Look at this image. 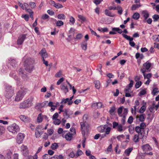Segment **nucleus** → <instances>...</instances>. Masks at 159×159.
Masks as SVG:
<instances>
[{
  "label": "nucleus",
  "mask_w": 159,
  "mask_h": 159,
  "mask_svg": "<svg viewBox=\"0 0 159 159\" xmlns=\"http://www.w3.org/2000/svg\"><path fill=\"white\" fill-rule=\"evenodd\" d=\"M152 18L154 22H156L159 19V16L158 15L155 14L152 16Z\"/></svg>",
  "instance_id": "41"
},
{
  "label": "nucleus",
  "mask_w": 159,
  "mask_h": 159,
  "mask_svg": "<svg viewBox=\"0 0 159 159\" xmlns=\"http://www.w3.org/2000/svg\"><path fill=\"white\" fill-rule=\"evenodd\" d=\"M69 110L67 109H65L64 110L63 116L66 118L69 117V115L68 114Z\"/></svg>",
  "instance_id": "33"
},
{
  "label": "nucleus",
  "mask_w": 159,
  "mask_h": 159,
  "mask_svg": "<svg viewBox=\"0 0 159 159\" xmlns=\"http://www.w3.org/2000/svg\"><path fill=\"white\" fill-rule=\"evenodd\" d=\"M29 6L32 9L35 8L36 6L35 3L32 2H30L29 3Z\"/></svg>",
  "instance_id": "34"
},
{
  "label": "nucleus",
  "mask_w": 159,
  "mask_h": 159,
  "mask_svg": "<svg viewBox=\"0 0 159 159\" xmlns=\"http://www.w3.org/2000/svg\"><path fill=\"white\" fill-rule=\"evenodd\" d=\"M19 117L22 121L25 122H29L30 121V118L28 116L21 115Z\"/></svg>",
  "instance_id": "15"
},
{
  "label": "nucleus",
  "mask_w": 159,
  "mask_h": 159,
  "mask_svg": "<svg viewBox=\"0 0 159 159\" xmlns=\"http://www.w3.org/2000/svg\"><path fill=\"white\" fill-rule=\"evenodd\" d=\"M158 92V89L157 88H154L152 92V94L154 95L156 94Z\"/></svg>",
  "instance_id": "59"
},
{
  "label": "nucleus",
  "mask_w": 159,
  "mask_h": 159,
  "mask_svg": "<svg viewBox=\"0 0 159 159\" xmlns=\"http://www.w3.org/2000/svg\"><path fill=\"white\" fill-rule=\"evenodd\" d=\"M57 144L56 143H54L52 144L51 148L52 149L55 150L57 149Z\"/></svg>",
  "instance_id": "52"
},
{
  "label": "nucleus",
  "mask_w": 159,
  "mask_h": 159,
  "mask_svg": "<svg viewBox=\"0 0 159 159\" xmlns=\"http://www.w3.org/2000/svg\"><path fill=\"white\" fill-rule=\"evenodd\" d=\"M32 100L31 99H28L21 102L19 105L20 109H24L29 107L32 105Z\"/></svg>",
  "instance_id": "3"
},
{
  "label": "nucleus",
  "mask_w": 159,
  "mask_h": 159,
  "mask_svg": "<svg viewBox=\"0 0 159 159\" xmlns=\"http://www.w3.org/2000/svg\"><path fill=\"white\" fill-rule=\"evenodd\" d=\"M105 13L106 15L110 17H113L114 16V14H112L110 11L107 9L105 10Z\"/></svg>",
  "instance_id": "29"
},
{
  "label": "nucleus",
  "mask_w": 159,
  "mask_h": 159,
  "mask_svg": "<svg viewBox=\"0 0 159 159\" xmlns=\"http://www.w3.org/2000/svg\"><path fill=\"white\" fill-rule=\"evenodd\" d=\"M21 17L24 18L26 21H28L29 20V17L28 15L27 14L22 15Z\"/></svg>",
  "instance_id": "54"
},
{
  "label": "nucleus",
  "mask_w": 159,
  "mask_h": 159,
  "mask_svg": "<svg viewBox=\"0 0 159 159\" xmlns=\"http://www.w3.org/2000/svg\"><path fill=\"white\" fill-rule=\"evenodd\" d=\"M5 128L2 126H0V134H2L4 132Z\"/></svg>",
  "instance_id": "63"
},
{
  "label": "nucleus",
  "mask_w": 159,
  "mask_h": 159,
  "mask_svg": "<svg viewBox=\"0 0 159 159\" xmlns=\"http://www.w3.org/2000/svg\"><path fill=\"white\" fill-rule=\"evenodd\" d=\"M146 109V107L145 106L143 105L140 108L139 112L141 113H143L145 111Z\"/></svg>",
  "instance_id": "45"
},
{
  "label": "nucleus",
  "mask_w": 159,
  "mask_h": 159,
  "mask_svg": "<svg viewBox=\"0 0 159 159\" xmlns=\"http://www.w3.org/2000/svg\"><path fill=\"white\" fill-rule=\"evenodd\" d=\"M116 109V108L115 106H112L111 107L110 109L109 110V112L110 114L111 115H114Z\"/></svg>",
  "instance_id": "27"
},
{
  "label": "nucleus",
  "mask_w": 159,
  "mask_h": 159,
  "mask_svg": "<svg viewBox=\"0 0 159 159\" xmlns=\"http://www.w3.org/2000/svg\"><path fill=\"white\" fill-rule=\"evenodd\" d=\"M140 138L139 134H136L134 136L133 138V141L135 143L138 142L139 141V139Z\"/></svg>",
  "instance_id": "24"
},
{
  "label": "nucleus",
  "mask_w": 159,
  "mask_h": 159,
  "mask_svg": "<svg viewBox=\"0 0 159 159\" xmlns=\"http://www.w3.org/2000/svg\"><path fill=\"white\" fill-rule=\"evenodd\" d=\"M123 106H121L119 108H118L117 110V112L119 116H121V114L123 108Z\"/></svg>",
  "instance_id": "48"
},
{
  "label": "nucleus",
  "mask_w": 159,
  "mask_h": 159,
  "mask_svg": "<svg viewBox=\"0 0 159 159\" xmlns=\"http://www.w3.org/2000/svg\"><path fill=\"white\" fill-rule=\"evenodd\" d=\"M57 18L59 19L65 20L66 18V16L64 14H59L57 16Z\"/></svg>",
  "instance_id": "42"
},
{
  "label": "nucleus",
  "mask_w": 159,
  "mask_h": 159,
  "mask_svg": "<svg viewBox=\"0 0 159 159\" xmlns=\"http://www.w3.org/2000/svg\"><path fill=\"white\" fill-rule=\"evenodd\" d=\"M34 62V59L29 57L26 58L25 61V67L26 71L31 72L34 68L33 64Z\"/></svg>",
  "instance_id": "1"
},
{
  "label": "nucleus",
  "mask_w": 159,
  "mask_h": 159,
  "mask_svg": "<svg viewBox=\"0 0 159 159\" xmlns=\"http://www.w3.org/2000/svg\"><path fill=\"white\" fill-rule=\"evenodd\" d=\"M9 61H10V64L13 67H14V66H15V65L16 63V61L14 59H10V60H9Z\"/></svg>",
  "instance_id": "37"
},
{
  "label": "nucleus",
  "mask_w": 159,
  "mask_h": 159,
  "mask_svg": "<svg viewBox=\"0 0 159 159\" xmlns=\"http://www.w3.org/2000/svg\"><path fill=\"white\" fill-rule=\"evenodd\" d=\"M122 35L125 39L129 41V44L131 47H134L135 45V43L134 42L132 41L133 39V38H131L130 36H129L124 34H122Z\"/></svg>",
  "instance_id": "9"
},
{
  "label": "nucleus",
  "mask_w": 159,
  "mask_h": 159,
  "mask_svg": "<svg viewBox=\"0 0 159 159\" xmlns=\"http://www.w3.org/2000/svg\"><path fill=\"white\" fill-rule=\"evenodd\" d=\"M58 116V113L57 112L55 113L52 116V119L53 120L57 119Z\"/></svg>",
  "instance_id": "64"
},
{
  "label": "nucleus",
  "mask_w": 159,
  "mask_h": 159,
  "mask_svg": "<svg viewBox=\"0 0 159 159\" xmlns=\"http://www.w3.org/2000/svg\"><path fill=\"white\" fill-rule=\"evenodd\" d=\"M141 148L143 151L145 152L150 151L152 149V148L148 144L143 145L141 146Z\"/></svg>",
  "instance_id": "13"
},
{
  "label": "nucleus",
  "mask_w": 159,
  "mask_h": 159,
  "mask_svg": "<svg viewBox=\"0 0 159 159\" xmlns=\"http://www.w3.org/2000/svg\"><path fill=\"white\" fill-rule=\"evenodd\" d=\"M95 87L97 89H99L100 87V82L98 80L95 81L94 82Z\"/></svg>",
  "instance_id": "39"
},
{
  "label": "nucleus",
  "mask_w": 159,
  "mask_h": 159,
  "mask_svg": "<svg viewBox=\"0 0 159 159\" xmlns=\"http://www.w3.org/2000/svg\"><path fill=\"white\" fill-rule=\"evenodd\" d=\"M112 30L113 31H116L119 34H121L123 32L122 30L118 28L114 27L112 29Z\"/></svg>",
  "instance_id": "36"
},
{
  "label": "nucleus",
  "mask_w": 159,
  "mask_h": 159,
  "mask_svg": "<svg viewBox=\"0 0 159 159\" xmlns=\"http://www.w3.org/2000/svg\"><path fill=\"white\" fill-rule=\"evenodd\" d=\"M87 42L84 41L81 44V47L83 50H85L87 49Z\"/></svg>",
  "instance_id": "35"
},
{
  "label": "nucleus",
  "mask_w": 159,
  "mask_h": 159,
  "mask_svg": "<svg viewBox=\"0 0 159 159\" xmlns=\"http://www.w3.org/2000/svg\"><path fill=\"white\" fill-rule=\"evenodd\" d=\"M41 56L43 59H44L48 57V54L44 48L42 49L39 52Z\"/></svg>",
  "instance_id": "16"
},
{
  "label": "nucleus",
  "mask_w": 159,
  "mask_h": 159,
  "mask_svg": "<svg viewBox=\"0 0 159 159\" xmlns=\"http://www.w3.org/2000/svg\"><path fill=\"white\" fill-rule=\"evenodd\" d=\"M62 75V71L61 70L59 71L55 75V77L56 78H59Z\"/></svg>",
  "instance_id": "55"
},
{
  "label": "nucleus",
  "mask_w": 159,
  "mask_h": 159,
  "mask_svg": "<svg viewBox=\"0 0 159 159\" xmlns=\"http://www.w3.org/2000/svg\"><path fill=\"white\" fill-rule=\"evenodd\" d=\"M64 23L61 20H58L56 22V25L58 26H60L63 25Z\"/></svg>",
  "instance_id": "51"
},
{
  "label": "nucleus",
  "mask_w": 159,
  "mask_h": 159,
  "mask_svg": "<svg viewBox=\"0 0 159 159\" xmlns=\"http://www.w3.org/2000/svg\"><path fill=\"white\" fill-rule=\"evenodd\" d=\"M139 14L137 12L134 13L132 16V18L136 20H138L139 18Z\"/></svg>",
  "instance_id": "31"
},
{
  "label": "nucleus",
  "mask_w": 159,
  "mask_h": 159,
  "mask_svg": "<svg viewBox=\"0 0 159 159\" xmlns=\"http://www.w3.org/2000/svg\"><path fill=\"white\" fill-rule=\"evenodd\" d=\"M136 118L137 120H139L141 122H143L145 120L144 114H140L139 116L137 115Z\"/></svg>",
  "instance_id": "21"
},
{
  "label": "nucleus",
  "mask_w": 159,
  "mask_h": 159,
  "mask_svg": "<svg viewBox=\"0 0 159 159\" xmlns=\"http://www.w3.org/2000/svg\"><path fill=\"white\" fill-rule=\"evenodd\" d=\"M43 159H50V156L48 154L44 155L42 157Z\"/></svg>",
  "instance_id": "60"
},
{
  "label": "nucleus",
  "mask_w": 159,
  "mask_h": 159,
  "mask_svg": "<svg viewBox=\"0 0 159 159\" xmlns=\"http://www.w3.org/2000/svg\"><path fill=\"white\" fill-rule=\"evenodd\" d=\"M26 38V35L22 34L20 35L17 40V44L18 45H21Z\"/></svg>",
  "instance_id": "11"
},
{
  "label": "nucleus",
  "mask_w": 159,
  "mask_h": 159,
  "mask_svg": "<svg viewBox=\"0 0 159 159\" xmlns=\"http://www.w3.org/2000/svg\"><path fill=\"white\" fill-rule=\"evenodd\" d=\"M144 69H142L141 72L143 73L144 79H149L152 77V74L151 73H148L146 75L145 72H144Z\"/></svg>",
  "instance_id": "20"
},
{
  "label": "nucleus",
  "mask_w": 159,
  "mask_h": 159,
  "mask_svg": "<svg viewBox=\"0 0 159 159\" xmlns=\"http://www.w3.org/2000/svg\"><path fill=\"white\" fill-rule=\"evenodd\" d=\"M7 129L13 133H16L19 130V126L15 123L8 126Z\"/></svg>",
  "instance_id": "5"
},
{
  "label": "nucleus",
  "mask_w": 159,
  "mask_h": 159,
  "mask_svg": "<svg viewBox=\"0 0 159 159\" xmlns=\"http://www.w3.org/2000/svg\"><path fill=\"white\" fill-rule=\"evenodd\" d=\"M19 73L20 75L22 77L26 78V75L25 72H23V69L22 68H20L19 70Z\"/></svg>",
  "instance_id": "25"
},
{
  "label": "nucleus",
  "mask_w": 159,
  "mask_h": 159,
  "mask_svg": "<svg viewBox=\"0 0 159 159\" xmlns=\"http://www.w3.org/2000/svg\"><path fill=\"white\" fill-rule=\"evenodd\" d=\"M140 6L141 5H140L133 4L131 7V9L132 11L135 10Z\"/></svg>",
  "instance_id": "40"
},
{
  "label": "nucleus",
  "mask_w": 159,
  "mask_h": 159,
  "mask_svg": "<svg viewBox=\"0 0 159 159\" xmlns=\"http://www.w3.org/2000/svg\"><path fill=\"white\" fill-rule=\"evenodd\" d=\"M25 137V135L22 133H19L17 136L16 141L18 143L20 144L23 141V139Z\"/></svg>",
  "instance_id": "10"
},
{
  "label": "nucleus",
  "mask_w": 159,
  "mask_h": 159,
  "mask_svg": "<svg viewBox=\"0 0 159 159\" xmlns=\"http://www.w3.org/2000/svg\"><path fill=\"white\" fill-rule=\"evenodd\" d=\"M64 79L63 77L60 78L57 82V85H59L61 83H62L64 80Z\"/></svg>",
  "instance_id": "61"
},
{
  "label": "nucleus",
  "mask_w": 159,
  "mask_h": 159,
  "mask_svg": "<svg viewBox=\"0 0 159 159\" xmlns=\"http://www.w3.org/2000/svg\"><path fill=\"white\" fill-rule=\"evenodd\" d=\"M83 153L82 152L81 150L80 149L78 150L77 152H76V157H77L79 156H80Z\"/></svg>",
  "instance_id": "56"
},
{
  "label": "nucleus",
  "mask_w": 159,
  "mask_h": 159,
  "mask_svg": "<svg viewBox=\"0 0 159 159\" xmlns=\"http://www.w3.org/2000/svg\"><path fill=\"white\" fill-rule=\"evenodd\" d=\"M145 123L144 122H142L140 124L139 127L142 129V131L143 132H144V128L146 127Z\"/></svg>",
  "instance_id": "38"
},
{
  "label": "nucleus",
  "mask_w": 159,
  "mask_h": 159,
  "mask_svg": "<svg viewBox=\"0 0 159 159\" xmlns=\"http://www.w3.org/2000/svg\"><path fill=\"white\" fill-rule=\"evenodd\" d=\"M98 30L101 32H107L108 31V29L106 28H98Z\"/></svg>",
  "instance_id": "43"
},
{
  "label": "nucleus",
  "mask_w": 159,
  "mask_h": 159,
  "mask_svg": "<svg viewBox=\"0 0 159 159\" xmlns=\"http://www.w3.org/2000/svg\"><path fill=\"white\" fill-rule=\"evenodd\" d=\"M13 92L12 88L10 86H7L6 88L5 96L6 98H9L12 96Z\"/></svg>",
  "instance_id": "4"
},
{
  "label": "nucleus",
  "mask_w": 159,
  "mask_h": 159,
  "mask_svg": "<svg viewBox=\"0 0 159 159\" xmlns=\"http://www.w3.org/2000/svg\"><path fill=\"white\" fill-rule=\"evenodd\" d=\"M12 153L11 152H9L6 155L5 159H11V156Z\"/></svg>",
  "instance_id": "44"
},
{
  "label": "nucleus",
  "mask_w": 159,
  "mask_h": 159,
  "mask_svg": "<svg viewBox=\"0 0 159 159\" xmlns=\"http://www.w3.org/2000/svg\"><path fill=\"white\" fill-rule=\"evenodd\" d=\"M49 3L57 8H60L63 7V6L59 3L55 2L51 0L49 2Z\"/></svg>",
  "instance_id": "14"
},
{
  "label": "nucleus",
  "mask_w": 159,
  "mask_h": 159,
  "mask_svg": "<svg viewBox=\"0 0 159 159\" xmlns=\"http://www.w3.org/2000/svg\"><path fill=\"white\" fill-rule=\"evenodd\" d=\"M151 66L152 64L148 61L143 64V67L140 69V71L141 72L142 70L144 69V72H150V70L149 68Z\"/></svg>",
  "instance_id": "8"
},
{
  "label": "nucleus",
  "mask_w": 159,
  "mask_h": 159,
  "mask_svg": "<svg viewBox=\"0 0 159 159\" xmlns=\"http://www.w3.org/2000/svg\"><path fill=\"white\" fill-rule=\"evenodd\" d=\"M48 106L51 107L50 110L51 111H54L57 107V106L54 105L53 102H49Z\"/></svg>",
  "instance_id": "23"
},
{
  "label": "nucleus",
  "mask_w": 159,
  "mask_h": 159,
  "mask_svg": "<svg viewBox=\"0 0 159 159\" xmlns=\"http://www.w3.org/2000/svg\"><path fill=\"white\" fill-rule=\"evenodd\" d=\"M142 14L144 18L143 22H145L147 19L149 17V15L148 12L147 11H142Z\"/></svg>",
  "instance_id": "19"
},
{
  "label": "nucleus",
  "mask_w": 159,
  "mask_h": 159,
  "mask_svg": "<svg viewBox=\"0 0 159 159\" xmlns=\"http://www.w3.org/2000/svg\"><path fill=\"white\" fill-rule=\"evenodd\" d=\"M54 121H53V123L55 125H59L61 123L60 120L58 119H54Z\"/></svg>",
  "instance_id": "50"
},
{
  "label": "nucleus",
  "mask_w": 159,
  "mask_h": 159,
  "mask_svg": "<svg viewBox=\"0 0 159 159\" xmlns=\"http://www.w3.org/2000/svg\"><path fill=\"white\" fill-rule=\"evenodd\" d=\"M49 17V16L47 14L43 15L42 17L41 18L43 20H46Z\"/></svg>",
  "instance_id": "58"
},
{
  "label": "nucleus",
  "mask_w": 159,
  "mask_h": 159,
  "mask_svg": "<svg viewBox=\"0 0 159 159\" xmlns=\"http://www.w3.org/2000/svg\"><path fill=\"white\" fill-rule=\"evenodd\" d=\"M133 118L132 116H131L127 120V122L129 124H131L133 122Z\"/></svg>",
  "instance_id": "53"
},
{
  "label": "nucleus",
  "mask_w": 159,
  "mask_h": 159,
  "mask_svg": "<svg viewBox=\"0 0 159 159\" xmlns=\"http://www.w3.org/2000/svg\"><path fill=\"white\" fill-rule=\"evenodd\" d=\"M81 125V130L83 137H84L85 134V129L87 132L88 131V128H89V126H86L85 123L83 122H81L80 123Z\"/></svg>",
  "instance_id": "7"
},
{
  "label": "nucleus",
  "mask_w": 159,
  "mask_h": 159,
  "mask_svg": "<svg viewBox=\"0 0 159 159\" xmlns=\"http://www.w3.org/2000/svg\"><path fill=\"white\" fill-rule=\"evenodd\" d=\"M26 93V89L22 88L17 93L16 96L15 100L19 101L21 100Z\"/></svg>",
  "instance_id": "2"
},
{
  "label": "nucleus",
  "mask_w": 159,
  "mask_h": 159,
  "mask_svg": "<svg viewBox=\"0 0 159 159\" xmlns=\"http://www.w3.org/2000/svg\"><path fill=\"white\" fill-rule=\"evenodd\" d=\"M63 105H61L59 108V111L58 112L59 114H60L61 112H63L64 111V110H63Z\"/></svg>",
  "instance_id": "62"
},
{
  "label": "nucleus",
  "mask_w": 159,
  "mask_h": 159,
  "mask_svg": "<svg viewBox=\"0 0 159 159\" xmlns=\"http://www.w3.org/2000/svg\"><path fill=\"white\" fill-rule=\"evenodd\" d=\"M107 127V125H106L99 126L97 128L98 130L100 133H103L105 132L106 127Z\"/></svg>",
  "instance_id": "22"
},
{
  "label": "nucleus",
  "mask_w": 159,
  "mask_h": 159,
  "mask_svg": "<svg viewBox=\"0 0 159 159\" xmlns=\"http://www.w3.org/2000/svg\"><path fill=\"white\" fill-rule=\"evenodd\" d=\"M44 117L46 119H48V117L46 116H42L41 113L39 114L38 115V116L37 118V122L39 123L41 122L42 121L43 118Z\"/></svg>",
  "instance_id": "18"
},
{
  "label": "nucleus",
  "mask_w": 159,
  "mask_h": 159,
  "mask_svg": "<svg viewBox=\"0 0 159 159\" xmlns=\"http://www.w3.org/2000/svg\"><path fill=\"white\" fill-rule=\"evenodd\" d=\"M43 133V131H40L37 129L35 130V136L36 138H39L42 134Z\"/></svg>",
  "instance_id": "28"
},
{
  "label": "nucleus",
  "mask_w": 159,
  "mask_h": 159,
  "mask_svg": "<svg viewBox=\"0 0 159 159\" xmlns=\"http://www.w3.org/2000/svg\"><path fill=\"white\" fill-rule=\"evenodd\" d=\"M61 90L66 94L68 92L69 90L67 85L64 83L61 84L60 86Z\"/></svg>",
  "instance_id": "17"
},
{
  "label": "nucleus",
  "mask_w": 159,
  "mask_h": 159,
  "mask_svg": "<svg viewBox=\"0 0 159 159\" xmlns=\"http://www.w3.org/2000/svg\"><path fill=\"white\" fill-rule=\"evenodd\" d=\"M112 125L113 128L116 129L119 132H121L125 130V129L121 124H119L116 122H113Z\"/></svg>",
  "instance_id": "6"
},
{
  "label": "nucleus",
  "mask_w": 159,
  "mask_h": 159,
  "mask_svg": "<svg viewBox=\"0 0 159 159\" xmlns=\"http://www.w3.org/2000/svg\"><path fill=\"white\" fill-rule=\"evenodd\" d=\"M72 134L70 133L66 134L65 136V138L68 141L70 140L72 137Z\"/></svg>",
  "instance_id": "26"
},
{
  "label": "nucleus",
  "mask_w": 159,
  "mask_h": 159,
  "mask_svg": "<svg viewBox=\"0 0 159 159\" xmlns=\"http://www.w3.org/2000/svg\"><path fill=\"white\" fill-rule=\"evenodd\" d=\"M78 17L79 19L83 21H84L86 20V18L85 17L81 15H78Z\"/></svg>",
  "instance_id": "57"
},
{
  "label": "nucleus",
  "mask_w": 159,
  "mask_h": 159,
  "mask_svg": "<svg viewBox=\"0 0 159 159\" xmlns=\"http://www.w3.org/2000/svg\"><path fill=\"white\" fill-rule=\"evenodd\" d=\"M142 84V83L141 81L136 82V83L135 84V87L136 89L139 88L141 85Z\"/></svg>",
  "instance_id": "49"
},
{
  "label": "nucleus",
  "mask_w": 159,
  "mask_h": 159,
  "mask_svg": "<svg viewBox=\"0 0 159 159\" xmlns=\"http://www.w3.org/2000/svg\"><path fill=\"white\" fill-rule=\"evenodd\" d=\"M111 130V128L109 127H108L107 126V127H106V128L105 130V134H108L110 132Z\"/></svg>",
  "instance_id": "46"
},
{
  "label": "nucleus",
  "mask_w": 159,
  "mask_h": 159,
  "mask_svg": "<svg viewBox=\"0 0 159 159\" xmlns=\"http://www.w3.org/2000/svg\"><path fill=\"white\" fill-rule=\"evenodd\" d=\"M132 150L133 148H128L125 150V154L126 156H128Z\"/></svg>",
  "instance_id": "30"
},
{
  "label": "nucleus",
  "mask_w": 159,
  "mask_h": 159,
  "mask_svg": "<svg viewBox=\"0 0 159 159\" xmlns=\"http://www.w3.org/2000/svg\"><path fill=\"white\" fill-rule=\"evenodd\" d=\"M75 18L72 16H71L69 18V21L71 23L70 24V25H74L75 23Z\"/></svg>",
  "instance_id": "47"
},
{
  "label": "nucleus",
  "mask_w": 159,
  "mask_h": 159,
  "mask_svg": "<svg viewBox=\"0 0 159 159\" xmlns=\"http://www.w3.org/2000/svg\"><path fill=\"white\" fill-rule=\"evenodd\" d=\"M135 131L136 132L138 133V134H139L140 135V138H142L143 137L146 138V136H144L143 133V132L142 131V129L139 127V126H136L135 128Z\"/></svg>",
  "instance_id": "12"
},
{
  "label": "nucleus",
  "mask_w": 159,
  "mask_h": 159,
  "mask_svg": "<svg viewBox=\"0 0 159 159\" xmlns=\"http://www.w3.org/2000/svg\"><path fill=\"white\" fill-rule=\"evenodd\" d=\"M83 37L81 34H78L74 38V39L77 40H80Z\"/></svg>",
  "instance_id": "32"
}]
</instances>
